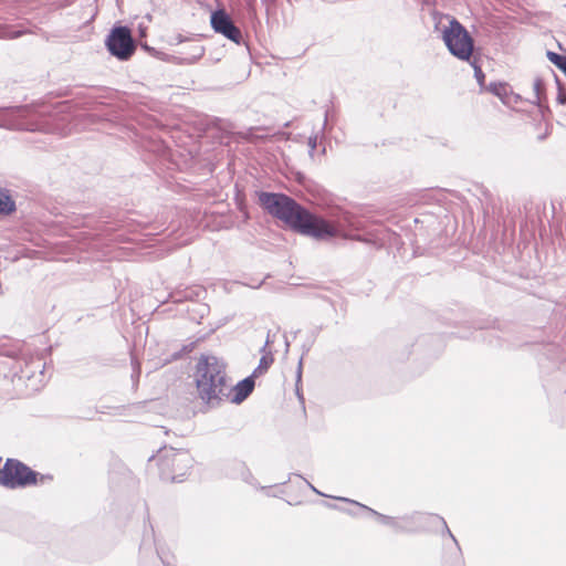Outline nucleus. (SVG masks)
Segmentation results:
<instances>
[{
	"instance_id": "35",
	"label": "nucleus",
	"mask_w": 566,
	"mask_h": 566,
	"mask_svg": "<svg viewBox=\"0 0 566 566\" xmlns=\"http://www.w3.org/2000/svg\"><path fill=\"white\" fill-rule=\"evenodd\" d=\"M266 345H269V340L265 342L264 346H263V350L265 349Z\"/></svg>"
},
{
	"instance_id": "1",
	"label": "nucleus",
	"mask_w": 566,
	"mask_h": 566,
	"mask_svg": "<svg viewBox=\"0 0 566 566\" xmlns=\"http://www.w3.org/2000/svg\"><path fill=\"white\" fill-rule=\"evenodd\" d=\"M226 368L223 359L214 355H201L196 365L195 381L198 396L210 408H216L221 401L229 399L240 405L254 389V375L245 377L232 387L228 382Z\"/></svg>"
},
{
	"instance_id": "17",
	"label": "nucleus",
	"mask_w": 566,
	"mask_h": 566,
	"mask_svg": "<svg viewBox=\"0 0 566 566\" xmlns=\"http://www.w3.org/2000/svg\"><path fill=\"white\" fill-rule=\"evenodd\" d=\"M27 33L25 29L0 23V39H17Z\"/></svg>"
},
{
	"instance_id": "2",
	"label": "nucleus",
	"mask_w": 566,
	"mask_h": 566,
	"mask_svg": "<svg viewBox=\"0 0 566 566\" xmlns=\"http://www.w3.org/2000/svg\"><path fill=\"white\" fill-rule=\"evenodd\" d=\"M258 199L260 206L271 216L301 234L316 240H328L338 234V229L332 222L285 193L259 191Z\"/></svg>"
},
{
	"instance_id": "6",
	"label": "nucleus",
	"mask_w": 566,
	"mask_h": 566,
	"mask_svg": "<svg viewBox=\"0 0 566 566\" xmlns=\"http://www.w3.org/2000/svg\"><path fill=\"white\" fill-rule=\"evenodd\" d=\"M104 44L108 53L122 62L129 61L137 49L130 28L120 23L111 28Z\"/></svg>"
},
{
	"instance_id": "30",
	"label": "nucleus",
	"mask_w": 566,
	"mask_h": 566,
	"mask_svg": "<svg viewBox=\"0 0 566 566\" xmlns=\"http://www.w3.org/2000/svg\"><path fill=\"white\" fill-rule=\"evenodd\" d=\"M53 480V475L51 474H41L39 475L38 478V483L41 482V483H44V482H48V481H52Z\"/></svg>"
},
{
	"instance_id": "16",
	"label": "nucleus",
	"mask_w": 566,
	"mask_h": 566,
	"mask_svg": "<svg viewBox=\"0 0 566 566\" xmlns=\"http://www.w3.org/2000/svg\"><path fill=\"white\" fill-rule=\"evenodd\" d=\"M427 515V523H432L433 521L438 522L442 526V536H447L450 539L449 544H454V542H458L453 533L450 531L446 520L437 514H426Z\"/></svg>"
},
{
	"instance_id": "32",
	"label": "nucleus",
	"mask_w": 566,
	"mask_h": 566,
	"mask_svg": "<svg viewBox=\"0 0 566 566\" xmlns=\"http://www.w3.org/2000/svg\"><path fill=\"white\" fill-rule=\"evenodd\" d=\"M175 40L177 44H180L186 41V38H184L181 34H178L176 35Z\"/></svg>"
},
{
	"instance_id": "18",
	"label": "nucleus",
	"mask_w": 566,
	"mask_h": 566,
	"mask_svg": "<svg viewBox=\"0 0 566 566\" xmlns=\"http://www.w3.org/2000/svg\"><path fill=\"white\" fill-rule=\"evenodd\" d=\"M273 361H274V358H273V355L271 352L262 355V357L260 358L259 365L256 366V368L253 370V373L251 375H254V378H255L259 375L266 373L268 369L270 368V366L273 364Z\"/></svg>"
},
{
	"instance_id": "3",
	"label": "nucleus",
	"mask_w": 566,
	"mask_h": 566,
	"mask_svg": "<svg viewBox=\"0 0 566 566\" xmlns=\"http://www.w3.org/2000/svg\"><path fill=\"white\" fill-rule=\"evenodd\" d=\"M69 105L66 102L30 104L0 108V127L11 130H28L65 134L69 130Z\"/></svg>"
},
{
	"instance_id": "14",
	"label": "nucleus",
	"mask_w": 566,
	"mask_h": 566,
	"mask_svg": "<svg viewBox=\"0 0 566 566\" xmlns=\"http://www.w3.org/2000/svg\"><path fill=\"white\" fill-rule=\"evenodd\" d=\"M181 53L185 54V56L176 57V64L190 65L205 55V46L196 42L190 44L188 50Z\"/></svg>"
},
{
	"instance_id": "12",
	"label": "nucleus",
	"mask_w": 566,
	"mask_h": 566,
	"mask_svg": "<svg viewBox=\"0 0 566 566\" xmlns=\"http://www.w3.org/2000/svg\"><path fill=\"white\" fill-rule=\"evenodd\" d=\"M231 465L233 470V472L231 473L232 476L240 478L247 484L255 489H264L258 483L256 479L253 476L252 472L250 471L245 462L234 460Z\"/></svg>"
},
{
	"instance_id": "15",
	"label": "nucleus",
	"mask_w": 566,
	"mask_h": 566,
	"mask_svg": "<svg viewBox=\"0 0 566 566\" xmlns=\"http://www.w3.org/2000/svg\"><path fill=\"white\" fill-rule=\"evenodd\" d=\"M17 211V203L10 189L0 187V214L11 216Z\"/></svg>"
},
{
	"instance_id": "33",
	"label": "nucleus",
	"mask_w": 566,
	"mask_h": 566,
	"mask_svg": "<svg viewBox=\"0 0 566 566\" xmlns=\"http://www.w3.org/2000/svg\"><path fill=\"white\" fill-rule=\"evenodd\" d=\"M327 119H328V111L325 112V118H324V123H323V127L322 129L324 130L327 126Z\"/></svg>"
},
{
	"instance_id": "7",
	"label": "nucleus",
	"mask_w": 566,
	"mask_h": 566,
	"mask_svg": "<svg viewBox=\"0 0 566 566\" xmlns=\"http://www.w3.org/2000/svg\"><path fill=\"white\" fill-rule=\"evenodd\" d=\"M191 467L192 458L188 451L170 449L160 460L161 479L182 482Z\"/></svg>"
},
{
	"instance_id": "22",
	"label": "nucleus",
	"mask_w": 566,
	"mask_h": 566,
	"mask_svg": "<svg viewBox=\"0 0 566 566\" xmlns=\"http://www.w3.org/2000/svg\"><path fill=\"white\" fill-rule=\"evenodd\" d=\"M533 90H534V95H535V99H536L535 102L537 104H541V101H542V97L544 94V90H545V83H544L543 78L536 77L534 80Z\"/></svg>"
},
{
	"instance_id": "8",
	"label": "nucleus",
	"mask_w": 566,
	"mask_h": 566,
	"mask_svg": "<svg viewBox=\"0 0 566 566\" xmlns=\"http://www.w3.org/2000/svg\"><path fill=\"white\" fill-rule=\"evenodd\" d=\"M210 24L216 33L222 34L235 44L243 41L242 32L224 9H217L210 15Z\"/></svg>"
},
{
	"instance_id": "34",
	"label": "nucleus",
	"mask_w": 566,
	"mask_h": 566,
	"mask_svg": "<svg viewBox=\"0 0 566 566\" xmlns=\"http://www.w3.org/2000/svg\"><path fill=\"white\" fill-rule=\"evenodd\" d=\"M303 178H304V176H303V175H301V174H298V178H297V180L302 182Z\"/></svg>"
},
{
	"instance_id": "13",
	"label": "nucleus",
	"mask_w": 566,
	"mask_h": 566,
	"mask_svg": "<svg viewBox=\"0 0 566 566\" xmlns=\"http://www.w3.org/2000/svg\"><path fill=\"white\" fill-rule=\"evenodd\" d=\"M500 332L501 335L494 328L486 332V338L490 345L497 347H512L518 345L517 342L511 338V333L509 329H500Z\"/></svg>"
},
{
	"instance_id": "37",
	"label": "nucleus",
	"mask_w": 566,
	"mask_h": 566,
	"mask_svg": "<svg viewBox=\"0 0 566 566\" xmlns=\"http://www.w3.org/2000/svg\"><path fill=\"white\" fill-rule=\"evenodd\" d=\"M328 507H333V509H336V505H333V504H327Z\"/></svg>"
},
{
	"instance_id": "9",
	"label": "nucleus",
	"mask_w": 566,
	"mask_h": 566,
	"mask_svg": "<svg viewBox=\"0 0 566 566\" xmlns=\"http://www.w3.org/2000/svg\"><path fill=\"white\" fill-rule=\"evenodd\" d=\"M153 545L155 546L156 549V556L161 560L164 566H175L174 556L169 552L165 551L164 547L157 544L154 527L151 524H149V530L145 528L144 536L139 546V552L142 556H144L146 552L151 548Z\"/></svg>"
},
{
	"instance_id": "19",
	"label": "nucleus",
	"mask_w": 566,
	"mask_h": 566,
	"mask_svg": "<svg viewBox=\"0 0 566 566\" xmlns=\"http://www.w3.org/2000/svg\"><path fill=\"white\" fill-rule=\"evenodd\" d=\"M547 60L559 69L566 76V55L556 53L554 51L546 52Z\"/></svg>"
},
{
	"instance_id": "36",
	"label": "nucleus",
	"mask_w": 566,
	"mask_h": 566,
	"mask_svg": "<svg viewBox=\"0 0 566 566\" xmlns=\"http://www.w3.org/2000/svg\"><path fill=\"white\" fill-rule=\"evenodd\" d=\"M285 346H286V350H287L289 346H290V343L287 340L285 342Z\"/></svg>"
},
{
	"instance_id": "23",
	"label": "nucleus",
	"mask_w": 566,
	"mask_h": 566,
	"mask_svg": "<svg viewBox=\"0 0 566 566\" xmlns=\"http://www.w3.org/2000/svg\"><path fill=\"white\" fill-rule=\"evenodd\" d=\"M192 348H193V344H192V343H191V344H189V345H184V346L181 347V349H179V350H177V352H174V353L170 355V359H169V360L171 361V360H178V359L182 358V357H184V355H186V354L190 353V352L192 350Z\"/></svg>"
},
{
	"instance_id": "27",
	"label": "nucleus",
	"mask_w": 566,
	"mask_h": 566,
	"mask_svg": "<svg viewBox=\"0 0 566 566\" xmlns=\"http://www.w3.org/2000/svg\"><path fill=\"white\" fill-rule=\"evenodd\" d=\"M156 57L161 60V61L171 62V63L176 64V57H178V56L177 55H170V54H167L165 52H160L159 51V56H156Z\"/></svg>"
},
{
	"instance_id": "28",
	"label": "nucleus",
	"mask_w": 566,
	"mask_h": 566,
	"mask_svg": "<svg viewBox=\"0 0 566 566\" xmlns=\"http://www.w3.org/2000/svg\"><path fill=\"white\" fill-rule=\"evenodd\" d=\"M142 48L150 53L153 56H159V51L155 48L149 46L147 43L142 44Z\"/></svg>"
},
{
	"instance_id": "20",
	"label": "nucleus",
	"mask_w": 566,
	"mask_h": 566,
	"mask_svg": "<svg viewBox=\"0 0 566 566\" xmlns=\"http://www.w3.org/2000/svg\"><path fill=\"white\" fill-rule=\"evenodd\" d=\"M468 63L473 67L474 77H475L476 82L479 83L480 87L483 88L484 81H485V74H484L481 65L479 64L478 59L473 56L470 60V62H468Z\"/></svg>"
},
{
	"instance_id": "4",
	"label": "nucleus",
	"mask_w": 566,
	"mask_h": 566,
	"mask_svg": "<svg viewBox=\"0 0 566 566\" xmlns=\"http://www.w3.org/2000/svg\"><path fill=\"white\" fill-rule=\"evenodd\" d=\"M442 40L449 53L460 61L470 62L474 52V39L467 28L455 18L442 30Z\"/></svg>"
},
{
	"instance_id": "11",
	"label": "nucleus",
	"mask_w": 566,
	"mask_h": 566,
	"mask_svg": "<svg viewBox=\"0 0 566 566\" xmlns=\"http://www.w3.org/2000/svg\"><path fill=\"white\" fill-rule=\"evenodd\" d=\"M442 551V566H465L463 552L459 542H454V544L443 543Z\"/></svg>"
},
{
	"instance_id": "5",
	"label": "nucleus",
	"mask_w": 566,
	"mask_h": 566,
	"mask_svg": "<svg viewBox=\"0 0 566 566\" xmlns=\"http://www.w3.org/2000/svg\"><path fill=\"white\" fill-rule=\"evenodd\" d=\"M336 499L367 511L370 515L375 516L380 524L390 527L395 533H419L424 530V525L427 524V515L423 513L413 512L411 514L394 517L379 513L367 505L347 497Z\"/></svg>"
},
{
	"instance_id": "21",
	"label": "nucleus",
	"mask_w": 566,
	"mask_h": 566,
	"mask_svg": "<svg viewBox=\"0 0 566 566\" xmlns=\"http://www.w3.org/2000/svg\"><path fill=\"white\" fill-rule=\"evenodd\" d=\"M203 293V290H186L182 295L180 293L172 294L171 297L174 298V302H181L184 300H193V297H199L200 294Z\"/></svg>"
},
{
	"instance_id": "25",
	"label": "nucleus",
	"mask_w": 566,
	"mask_h": 566,
	"mask_svg": "<svg viewBox=\"0 0 566 566\" xmlns=\"http://www.w3.org/2000/svg\"><path fill=\"white\" fill-rule=\"evenodd\" d=\"M556 84H557V90H558L556 101H557L558 104L564 105V104H566V92L562 87L560 82H559L558 78H556Z\"/></svg>"
},
{
	"instance_id": "29",
	"label": "nucleus",
	"mask_w": 566,
	"mask_h": 566,
	"mask_svg": "<svg viewBox=\"0 0 566 566\" xmlns=\"http://www.w3.org/2000/svg\"><path fill=\"white\" fill-rule=\"evenodd\" d=\"M132 363H133V365H134V373H133L132 377H133V379L138 380L139 375H140V368H139V365H138V364H136V365H135L134 359L132 360Z\"/></svg>"
},
{
	"instance_id": "10",
	"label": "nucleus",
	"mask_w": 566,
	"mask_h": 566,
	"mask_svg": "<svg viewBox=\"0 0 566 566\" xmlns=\"http://www.w3.org/2000/svg\"><path fill=\"white\" fill-rule=\"evenodd\" d=\"M497 96L504 105L511 106L520 101V95L512 91V87L505 82H491L485 88Z\"/></svg>"
},
{
	"instance_id": "38",
	"label": "nucleus",
	"mask_w": 566,
	"mask_h": 566,
	"mask_svg": "<svg viewBox=\"0 0 566 566\" xmlns=\"http://www.w3.org/2000/svg\"><path fill=\"white\" fill-rule=\"evenodd\" d=\"M551 73H553V76L556 77V73H554V70H551Z\"/></svg>"
},
{
	"instance_id": "24",
	"label": "nucleus",
	"mask_w": 566,
	"mask_h": 566,
	"mask_svg": "<svg viewBox=\"0 0 566 566\" xmlns=\"http://www.w3.org/2000/svg\"><path fill=\"white\" fill-rule=\"evenodd\" d=\"M302 365H303V357L300 358L298 365H297V370H296V395H297L298 399L303 402L304 399H303V396L300 392V388H298V384L302 380Z\"/></svg>"
},
{
	"instance_id": "26",
	"label": "nucleus",
	"mask_w": 566,
	"mask_h": 566,
	"mask_svg": "<svg viewBox=\"0 0 566 566\" xmlns=\"http://www.w3.org/2000/svg\"><path fill=\"white\" fill-rule=\"evenodd\" d=\"M307 145H308V155H310L311 158H313L314 157V151H315L316 146H317V136L316 135L310 136L308 140H307Z\"/></svg>"
},
{
	"instance_id": "39",
	"label": "nucleus",
	"mask_w": 566,
	"mask_h": 566,
	"mask_svg": "<svg viewBox=\"0 0 566 566\" xmlns=\"http://www.w3.org/2000/svg\"><path fill=\"white\" fill-rule=\"evenodd\" d=\"M551 73H553V76L556 77V73H554V70H551Z\"/></svg>"
},
{
	"instance_id": "31",
	"label": "nucleus",
	"mask_w": 566,
	"mask_h": 566,
	"mask_svg": "<svg viewBox=\"0 0 566 566\" xmlns=\"http://www.w3.org/2000/svg\"><path fill=\"white\" fill-rule=\"evenodd\" d=\"M308 488L315 492L316 494L324 495L322 492H319L313 484H311L308 481H305Z\"/></svg>"
}]
</instances>
